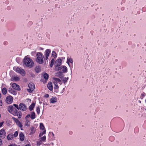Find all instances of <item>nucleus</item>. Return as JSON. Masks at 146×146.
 <instances>
[{"mask_svg": "<svg viewBox=\"0 0 146 146\" xmlns=\"http://www.w3.org/2000/svg\"><path fill=\"white\" fill-rule=\"evenodd\" d=\"M6 134L5 131L3 129L0 130V137L1 138H4L5 137Z\"/></svg>", "mask_w": 146, "mask_h": 146, "instance_id": "ddd939ff", "label": "nucleus"}, {"mask_svg": "<svg viewBox=\"0 0 146 146\" xmlns=\"http://www.w3.org/2000/svg\"><path fill=\"white\" fill-rule=\"evenodd\" d=\"M58 70H56L59 71L60 73H62L66 72L67 71V68L66 66H60L59 67Z\"/></svg>", "mask_w": 146, "mask_h": 146, "instance_id": "1a4fd4ad", "label": "nucleus"}, {"mask_svg": "<svg viewBox=\"0 0 146 146\" xmlns=\"http://www.w3.org/2000/svg\"><path fill=\"white\" fill-rule=\"evenodd\" d=\"M20 79V78L17 76H14L12 77L11 78V80H15L16 81H19Z\"/></svg>", "mask_w": 146, "mask_h": 146, "instance_id": "f3484780", "label": "nucleus"}, {"mask_svg": "<svg viewBox=\"0 0 146 146\" xmlns=\"http://www.w3.org/2000/svg\"><path fill=\"white\" fill-rule=\"evenodd\" d=\"M54 81V89H58L59 88L58 86V84L61 85L62 84V82L61 80L60 79L56 78H53Z\"/></svg>", "mask_w": 146, "mask_h": 146, "instance_id": "20e7f679", "label": "nucleus"}, {"mask_svg": "<svg viewBox=\"0 0 146 146\" xmlns=\"http://www.w3.org/2000/svg\"><path fill=\"white\" fill-rule=\"evenodd\" d=\"M70 134H72V131L70 132Z\"/></svg>", "mask_w": 146, "mask_h": 146, "instance_id": "a18cd8bd", "label": "nucleus"}, {"mask_svg": "<svg viewBox=\"0 0 146 146\" xmlns=\"http://www.w3.org/2000/svg\"><path fill=\"white\" fill-rule=\"evenodd\" d=\"M21 129L22 130H23V129H22V128H21Z\"/></svg>", "mask_w": 146, "mask_h": 146, "instance_id": "09e8293b", "label": "nucleus"}, {"mask_svg": "<svg viewBox=\"0 0 146 146\" xmlns=\"http://www.w3.org/2000/svg\"><path fill=\"white\" fill-rule=\"evenodd\" d=\"M68 79V78H66L64 76L61 77L60 78V80H61L62 83L63 82L64 84L67 82Z\"/></svg>", "mask_w": 146, "mask_h": 146, "instance_id": "a211bd4d", "label": "nucleus"}, {"mask_svg": "<svg viewBox=\"0 0 146 146\" xmlns=\"http://www.w3.org/2000/svg\"><path fill=\"white\" fill-rule=\"evenodd\" d=\"M13 119L15 121L17 125L20 128L22 127L23 126L22 124L18 119L14 117H13Z\"/></svg>", "mask_w": 146, "mask_h": 146, "instance_id": "2eb2a0df", "label": "nucleus"}, {"mask_svg": "<svg viewBox=\"0 0 146 146\" xmlns=\"http://www.w3.org/2000/svg\"><path fill=\"white\" fill-rule=\"evenodd\" d=\"M30 114L27 115L25 117L26 121L25 122V125L27 127L29 126L30 124Z\"/></svg>", "mask_w": 146, "mask_h": 146, "instance_id": "6e6552de", "label": "nucleus"}, {"mask_svg": "<svg viewBox=\"0 0 146 146\" xmlns=\"http://www.w3.org/2000/svg\"><path fill=\"white\" fill-rule=\"evenodd\" d=\"M19 136L20 137V140L21 141H23L24 140V136L23 134L22 133H21L19 134Z\"/></svg>", "mask_w": 146, "mask_h": 146, "instance_id": "5701e85b", "label": "nucleus"}, {"mask_svg": "<svg viewBox=\"0 0 146 146\" xmlns=\"http://www.w3.org/2000/svg\"><path fill=\"white\" fill-rule=\"evenodd\" d=\"M7 89L5 88H4L2 89V93L4 95H5L7 94Z\"/></svg>", "mask_w": 146, "mask_h": 146, "instance_id": "cd10ccee", "label": "nucleus"}, {"mask_svg": "<svg viewBox=\"0 0 146 146\" xmlns=\"http://www.w3.org/2000/svg\"><path fill=\"white\" fill-rule=\"evenodd\" d=\"M49 95L48 94H46V95H45V97H46V98H48L49 97Z\"/></svg>", "mask_w": 146, "mask_h": 146, "instance_id": "79ce46f5", "label": "nucleus"}, {"mask_svg": "<svg viewBox=\"0 0 146 146\" xmlns=\"http://www.w3.org/2000/svg\"><path fill=\"white\" fill-rule=\"evenodd\" d=\"M35 103L33 102L32 103V104L29 107V110L30 111H31L33 110V108L35 107Z\"/></svg>", "mask_w": 146, "mask_h": 146, "instance_id": "bb28decb", "label": "nucleus"}, {"mask_svg": "<svg viewBox=\"0 0 146 146\" xmlns=\"http://www.w3.org/2000/svg\"><path fill=\"white\" fill-rule=\"evenodd\" d=\"M73 62L72 59L70 57L68 56L67 58V60L66 62L68 65L70 66V63L72 64Z\"/></svg>", "mask_w": 146, "mask_h": 146, "instance_id": "6ab92c4d", "label": "nucleus"}, {"mask_svg": "<svg viewBox=\"0 0 146 146\" xmlns=\"http://www.w3.org/2000/svg\"><path fill=\"white\" fill-rule=\"evenodd\" d=\"M11 86L12 88L15 89L19 91L21 90V88H20L19 86L16 83H14L12 84H11Z\"/></svg>", "mask_w": 146, "mask_h": 146, "instance_id": "4468645a", "label": "nucleus"}, {"mask_svg": "<svg viewBox=\"0 0 146 146\" xmlns=\"http://www.w3.org/2000/svg\"><path fill=\"white\" fill-rule=\"evenodd\" d=\"M8 91L10 93H11L14 95H16L17 94V93L16 91L12 90V89H11L10 88H9Z\"/></svg>", "mask_w": 146, "mask_h": 146, "instance_id": "4be33fe9", "label": "nucleus"}, {"mask_svg": "<svg viewBox=\"0 0 146 146\" xmlns=\"http://www.w3.org/2000/svg\"><path fill=\"white\" fill-rule=\"evenodd\" d=\"M23 64L26 66L31 68L34 65V63L33 61L31 59L29 56H25L23 60Z\"/></svg>", "mask_w": 146, "mask_h": 146, "instance_id": "f03ea898", "label": "nucleus"}, {"mask_svg": "<svg viewBox=\"0 0 146 146\" xmlns=\"http://www.w3.org/2000/svg\"><path fill=\"white\" fill-rule=\"evenodd\" d=\"M35 131L33 130V128H32L31 130V133L32 134H33L34 133Z\"/></svg>", "mask_w": 146, "mask_h": 146, "instance_id": "4c0bfd02", "label": "nucleus"}, {"mask_svg": "<svg viewBox=\"0 0 146 146\" xmlns=\"http://www.w3.org/2000/svg\"><path fill=\"white\" fill-rule=\"evenodd\" d=\"M40 128H44V126L42 123H40Z\"/></svg>", "mask_w": 146, "mask_h": 146, "instance_id": "c9c22d12", "label": "nucleus"}, {"mask_svg": "<svg viewBox=\"0 0 146 146\" xmlns=\"http://www.w3.org/2000/svg\"><path fill=\"white\" fill-rule=\"evenodd\" d=\"M7 43V42H4V44H6V43Z\"/></svg>", "mask_w": 146, "mask_h": 146, "instance_id": "de8ad7c7", "label": "nucleus"}, {"mask_svg": "<svg viewBox=\"0 0 146 146\" xmlns=\"http://www.w3.org/2000/svg\"><path fill=\"white\" fill-rule=\"evenodd\" d=\"M44 78L46 80H47L48 78V75L47 73H45L44 74Z\"/></svg>", "mask_w": 146, "mask_h": 146, "instance_id": "c756f323", "label": "nucleus"}, {"mask_svg": "<svg viewBox=\"0 0 146 146\" xmlns=\"http://www.w3.org/2000/svg\"><path fill=\"white\" fill-rule=\"evenodd\" d=\"M13 106H14L15 108H17V109L19 110V106H18L16 104H14L13 105Z\"/></svg>", "mask_w": 146, "mask_h": 146, "instance_id": "e433bc0d", "label": "nucleus"}, {"mask_svg": "<svg viewBox=\"0 0 146 146\" xmlns=\"http://www.w3.org/2000/svg\"><path fill=\"white\" fill-rule=\"evenodd\" d=\"M2 144V140L0 138V146H1Z\"/></svg>", "mask_w": 146, "mask_h": 146, "instance_id": "ea45409f", "label": "nucleus"}, {"mask_svg": "<svg viewBox=\"0 0 146 146\" xmlns=\"http://www.w3.org/2000/svg\"><path fill=\"white\" fill-rule=\"evenodd\" d=\"M50 52L51 50L49 49H47L45 51L44 53V57L46 60H47Z\"/></svg>", "mask_w": 146, "mask_h": 146, "instance_id": "9d476101", "label": "nucleus"}, {"mask_svg": "<svg viewBox=\"0 0 146 146\" xmlns=\"http://www.w3.org/2000/svg\"><path fill=\"white\" fill-rule=\"evenodd\" d=\"M42 143V141H41L40 140V141H37V145H41V144Z\"/></svg>", "mask_w": 146, "mask_h": 146, "instance_id": "72a5a7b5", "label": "nucleus"}, {"mask_svg": "<svg viewBox=\"0 0 146 146\" xmlns=\"http://www.w3.org/2000/svg\"><path fill=\"white\" fill-rule=\"evenodd\" d=\"M18 132L17 131H16L15 132V133L14 134V136L15 137H16L18 135Z\"/></svg>", "mask_w": 146, "mask_h": 146, "instance_id": "473e14b6", "label": "nucleus"}, {"mask_svg": "<svg viewBox=\"0 0 146 146\" xmlns=\"http://www.w3.org/2000/svg\"><path fill=\"white\" fill-rule=\"evenodd\" d=\"M3 103L1 100H0V106H2Z\"/></svg>", "mask_w": 146, "mask_h": 146, "instance_id": "a19ab883", "label": "nucleus"}, {"mask_svg": "<svg viewBox=\"0 0 146 146\" xmlns=\"http://www.w3.org/2000/svg\"><path fill=\"white\" fill-rule=\"evenodd\" d=\"M13 98L11 96H7L6 98L7 102L9 104H11L13 101Z\"/></svg>", "mask_w": 146, "mask_h": 146, "instance_id": "f8f14e48", "label": "nucleus"}, {"mask_svg": "<svg viewBox=\"0 0 146 146\" xmlns=\"http://www.w3.org/2000/svg\"><path fill=\"white\" fill-rule=\"evenodd\" d=\"M8 146H15V145L14 144H13L9 145Z\"/></svg>", "mask_w": 146, "mask_h": 146, "instance_id": "37998d69", "label": "nucleus"}, {"mask_svg": "<svg viewBox=\"0 0 146 146\" xmlns=\"http://www.w3.org/2000/svg\"><path fill=\"white\" fill-rule=\"evenodd\" d=\"M25 146H31V145L29 144H27L25 145Z\"/></svg>", "mask_w": 146, "mask_h": 146, "instance_id": "c03bdc74", "label": "nucleus"}, {"mask_svg": "<svg viewBox=\"0 0 146 146\" xmlns=\"http://www.w3.org/2000/svg\"><path fill=\"white\" fill-rule=\"evenodd\" d=\"M19 108L21 110L25 111L27 110V107L24 104L21 103L19 105Z\"/></svg>", "mask_w": 146, "mask_h": 146, "instance_id": "9b49d317", "label": "nucleus"}, {"mask_svg": "<svg viewBox=\"0 0 146 146\" xmlns=\"http://www.w3.org/2000/svg\"><path fill=\"white\" fill-rule=\"evenodd\" d=\"M36 110L37 114L39 115L40 112V109L39 107H36Z\"/></svg>", "mask_w": 146, "mask_h": 146, "instance_id": "2f4dec72", "label": "nucleus"}, {"mask_svg": "<svg viewBox=\"0 0 146 146\" xmlns=\"http://www.w3.org/2000/svg\"><path fill=\"white\" fill-rule=\"evenodd\" d=\"M30 117L32 119H34L36 117L35 115V113L34 111L31 112V115H30Z\"/></svg>", "mask_w": 146, "mask_h": 146, "instance_id": "a878e982", "label": "nucleus"}, {"mask_svg": "<svg viewBox=\"0 0 146 146\" xmlns=\"http://www.w3.org/2000/svg\"><path fill=\"white\" fill-rule=\"evenodd\" d=\"M4 123V122L3 121L0 123V127H1Z\"/></svg>", "mask_w": 146, "mask_h": 146, "instance_id": "58836bf2", "label": "nucleus"}, {"mask_svg": "<svg viewBox=\"0 0 146 146\" xmlns=\"http://www.w3.org/2000/svg\"><path fill=\"white\" fill-rule=\"evenodd\" d=\"M13 69L17 72L21 74L22 76H24L25 75V71L23 69L18 67H14Z\"/></svg>", "mask_w": 146, "mask_h": 146, "instance_id": "39448f33", "label": "nucleus"}, {"mask_svg": "<svg viewBox=\"0 0 146 146\" xmlns=\"http://www.w3.org/2000/svg\"><path fill=\"white\" fill-rule=\"evenodd\" d=\"M36 62L40 64H42L44 62L45 59L44 55L41 52H37L36 54Z\"/></svg>", "mask_w": 146, "mask_h": 146, "instance_id": "7ed1b4c3", "label": "nucleus"}, {"mask_svg": "<svg viewBox=\"0 0 146 146\" xmlns=\"http://www.w3.org/2000/svg\"><path fill=\"white\" fill-rule=\"evenodd\" d=\"M40 140L44 142L45 141L46 139V137L45 135H43V137H41L40 138Z\"/></svg>", "mask_w": 146, "mask_h": 146, "instance_id": "c85d7f7f", "label": "nucleus"}, {"mask_svg": "<svg viewBox=\"0 0 146 146\" xmlns=\"http://www.w3.org/2000/svg\"><path fill=\"white\" fill-rule=\"evenodd\" d=\"M1 94L0 93V98H1Z\"/></svg>", "mask_w": 146, "mask_h": 146, "instance_id": "49530a36", "label": "nucleus"}, {"mask_svg": "<svg viewBox=\"0 0 146 146\" xmlns=\"http://www.w3.org/2000/svg\"><path fill=\"white\" fill-rule=\"evenodd\" d=\"M50 103H54L57 102V98L56 97H52L50 99Z\"/></svg>", "mask_w": 146, "mask_h": 146, "instance_id": "412c9836", "label": "nucleus"}, {"mask_svg": "<svg viewBox=\"0 0 146 146\" xmlns=\"http://www.w3.org/2000/svg\"><path fill=\"white\" fill-rule=\"evenodd\" d=\"M62 60L60 59H58L55 61L54 63V66H55V70H58L59 67L60 66V65L62 64Z\"/></svg>", "mask_w": 146, "mask_h": 146, "instance_id": "423d86ee", "label": "nucleus"}, {"mask_svg": "<svg viewBox=\"0 0 146 146\" xmlns=\"http://www.w3.org/2000/svg\"><path fill=\"white\" fill-rule=\"evenodd\" d=\"M13 138V135L12 134H9L7 136V139L8 140H12Z\"/></svg>", "mask_w": 146, "mask_h": 146, "instance_id": "b1692460", "label": "nucleus"}, {"mask_svg": "<svg viewBox=\"0 0 146 146\" xmlns=\"http://www.w3.org/2000/svg\"><path fill=\"white\" fill-rule=\"evenodd\" d=\"M35 70L38 73L40 71V69L38 67H36L35 68Z\"/></svg>", "mask_w": 146, "mask_h": 146, "instance_id": "f704fd0d", "label": "nucleus"}, {"mask_svg": "<svg viewBox=\"0 0 146 146\" xmlns=\"http://www.w3.org/2000/svg\"><path fill=\"white\" fill-rule=\"evenodd\" d=\"M8 110L9 112L15 116H17L19 118H20L21 117L22 114L20 111H18L15 108L12 106L9 107Z\"/></svg>", "mask_w": 146, "mask_h": 146, "instance_id": "f257e3e1", "label": "nucleus"}, {"mask_svg": "<svg viewBox=\"0 0 146 146\" xmlns=\"http://www.w3.org/2000/svg\"><path fill=\"white\" fill-rule=\"evenodd\" d=\"M29 89H27V90L29 93H31L35 88V85L33 83H30L28 85Z\"/></svg>", "mask_w": 146, "mask_h": 146, "instance_id": "0eeeda50", "label": "nucleus"}, {"mask_svg": "<svg viewBox=\"0 0 146 146\" xmlns=\"http://www.w3.org/2000/svg\"><path fill=\"white\" fill-rule=\"evenodd\" d=\"M57 56V54L56 52L54 51L52 52V57H53V59L56 58Z\"/></svg>", "mask_w": 146, "mask_h": 146, "instance_id": "393cba45", "label": "nucleus"}, {"mask_svg": "<svg viewBox=\"0 0 146 146\" xmlns=\"http://www.w3.org/2000/svg\"><path fill=\"white\" fill-rule=\"evenodd\" d=\"M54 62V60L53 58H52L51 60V63L50 64V66L51 67H52L53 66Z\"/></svg>", "mask_w": 146, "mask_h": 146, "instance_id": "7c9ffc66", "label": "nucleus"}, {"mask_svg": "<svg viewBox=\"0 0 146 146\" xmlns=\"http://www.w3.org/2000/svg\"><path fill=\"white\" fill-rule=\"evenodd\" d=\"M41 131L39 135V137H41V136L44 135L46 133V130L45 128H40Z\"/></svg>", "mask_w": 146, "mask_h": 146, "instance_id": "dca6fc26", "label": "nucleus"}, {"mask_svg": "<svg viewBox=\"0 0 146 146\" xmlns=\"http://www.w3.org/2000/svg\"><path fill=\"white\" fill-rule=\"evenodd\" d=\"M47 87L48 88L50 91H52L53 89L52 84L51 82H49L47 85Z\"/></svg>", "mask_w": 146, "mask_h": 146, "instance_id": "aec40b11", "label": "nucleus"}]
</instances>
